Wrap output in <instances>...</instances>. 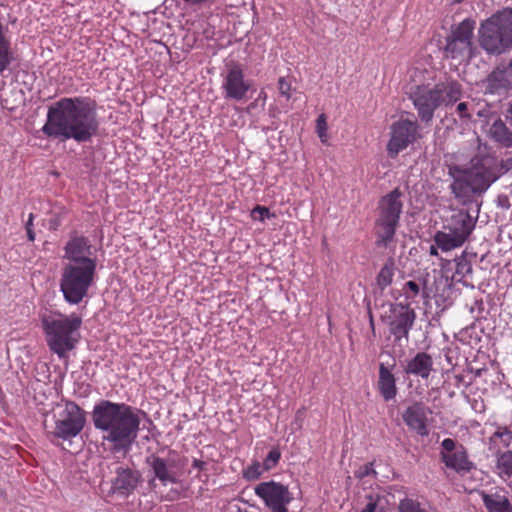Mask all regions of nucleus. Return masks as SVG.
<instances>
[{
  "instance_id": "1",
  "label": "nucleus",
  "mask_w": 512,
  "mask_h": 512,
  "mask_svg": "<svg viewBox=\"0 0 512 512\" xmlns=\"http://www.w3.org/2000/svg\"><path fill=\"white\" fill-rule=\"evenodd\" d=\"M97 104L89 97H64L49 107L44 134L55 139L88 142L97 135Z\"/></svg>"
},
{
  "instance_id": "2",
  "label": "nucleus",
  "mask_w": 512,
  "mask_h": 512,
  "mask_svg": "<svg viewBox=\"0 0 512 512\" xmlns=\"http://www.w3.org/2000/svg\"><path fill=\"white\" fill-rule=\"evenodd\" d=\"M91 415L94 427L102 431L103 440L111 444L110 450L124 456L128 454L140 429L137 410L125 403L101 400Z\"/></svg>"
},
{
  "instance_id": "3",
  "label": "nucleus",
  "mask_w": 512,
  "mask_h": 512,
  "mask_svg": "<svg viewBox=\"0 0 512 512\" xmlns=\"http://www.w3.org/2000/svg\"><path fill=\"white\" fill-rule=\"evenodd\" d=\"M462 92V85L457 80L449 79L433 87L417 85L411 89L409 98L418 112L419 119L425 124H430L435 110L441 105H453L461 98Z\"/></svg>"
},
{
  "instance_id": "4",
  "label": "nucleus",
  "mask_w": 512,
  "mask_h": 512,
  "mask_svg": "<svg viewBox=\"0 0 512 512\" xmlns=\"http://www.w3.org/2000/svg\"><path fill=\"white\" fill-rule=\"evenodd\" d=\"M40 321L50 351L59 358H65L79 340L81 317L74 313L67 316L59 312H50L42 314Z\"/></svg>"
},
{
  "instance_id": "5",
  "label": "nucleus",
  "mask_w": 512,
  "mask_h": 512,
  "mask_svg": "<svg viewBox=\"0 0 512 512\" xmlns=\"http://www.w3.org/2000/svg\"><path fill=\"white\" fill-rule=\"evenodd\" d=\"M467 208L453 209V214L446 219L444 231L434 235L435 244L443 251L462 246L473 232L479 218L481 203L466 205Z\"/></svg>"
},
{
  "instance_id": "6",
  "label": "nucleus",
  "mask_w": 512,
  "mask_h": 512,
  "mask_svg": "<svg viewBox=\"0 0 512 512\" xmlns=\"http://www.w3.org/2000/svg\"><path fill=\"white\" fill-rule=\"evenodd\" d=\"M479 44L488 53L500 55L512 49V9H506L482 22Z\"/></svg>"
},
{
  "instance_id": "7",
  "label": "nucleus",
  "mask_w": 512,
  "mask_h": 512,
  "mask_svg": "<svg viewBox=\"0 0 512 512\" xmlns=\"http://www.w3.org/2000/svg\"><path fill=\"white\" fill-rule=\"evenodd\" d=\"M501 176V167L495 157L490 155H476L470 161L467 174V191L461 204L473 205L478 202L474 195L484 194L489 187Z\"/></svg>"
},
{
  "instance_id": "8",
  "label": "nucleus",
  "mask_w": 512,
  "mask_h": 512,
  "mask_svg": "<svg viewBox=\"0 0 512 512\" xmlns=\"http://www.w3.org/2000/svg\"><path fill=\"white\" fill-rule=\"evenodd\" d=\"M97 266L63 265L60 291L69 304H79L94 283Z\"/></svg>"
},
{
  "instance_id": "9",
  "label": "nucleus",
  "mask_w": 512,
  "mask_h": 512,
  "mask_svg": "<svg viewBox=\"0 0 512 512\" xmlns=\"http://www.w3.org/2000/svg\"><path fill=\"white\" fill-rule=\"evenodd\" d=\"M388 325L395 343H400L403 339L408 342L409 332L414 326L416 312L410 307V303H389V314L381 317Z\"/></svg>"
},
{
  "instance_id": "10",
  "label": "nucleus",
  "mask_w": 512,
  "mask_h": 512,
  "mask_svg": "<svg viewBox=\"0 0 512 512\" xmlns=\"http://www.w3.org/2000/svg\"><path fill=\"white\" fill-rule=\"evenodd\" d=\"M86 417L84 410L75 402L68 401L62 419L55 421V428L49 435L63 440L77 436L84 428Z\"/></svg>"
},
{
  "instance_id": "11",
  "label": "nucleus",
  "mask_w": 512,
  "mask_h": 512,
  "mask_svg": "<svg viewBox=\"0 0 512 512\" xmlns=\"http://www.w3.org/2000/svg\"><path fill=\"white\" fill-rule=\"evenodd\" d=\"M254 492L264 501L270 512H288L287 506L293 500L288 486L274 480L260 482L255 486Z\"/></svg>"
},
{
  "instance_id": "12",
  "label": "nucleus",
  "mask_w": 512,
  "mask_h": 512,
  "mask_svg": "<svg viewBox=\"0 0 512 512\" xmlns=\"http://www.w3.org/2000/svg\"><path fill=\"white\" fill-rule=\"evenodd\" d=\"M418 123L416 120L400 119L391 125V138L387 144L389 157L396 158L409 144L417 139Z\"/></svg>"
},
{
  "instance_id": "13",
  "label": "nucleus",
  "mask_w": 512,
  "mask_h": 512,
  "mask_svg": "<svg viewBox=\"0 0 512 512\" xmlns=\"http://www.w3.org/2000/svg\"><path fill=\"white\" fill-rule=\"evenodd\" d=\"M221 88L226 100L239 102L247 99V94L251 90V82L245 80L242 67L233 63L227 66Z\"/></svg>"
},
{
  "instance_id": "14",
  "label": "nucleus",
  "mask_w": 512,
  "mask_h": 512,
  "mask_svg": "<svg viewBox=\"0 0 512 512\" xmlns=\"http://www.w3.org/2000/svg\"><path fill=\"white\" fill-rule=\"evenodd\" d=\"M145 463L151 478L148 480V486L151 490L157 486L158 480L163 486L169 484H177L180 482L179 474L175 470V462L173 460L164 459L158 455L151 454L146 457Z\"/></svg>"
},
{
  "instance_id": "15",
  "label": "nucleus",
  "mask_w": 512,
  "mask_h": 512,
  "mask_svg": "<svg viewBox=\"0 0 512 512\" xmlns=\"http://www.w3.org/2000/svg\"><path fill=\"white\" fill-rule=\"evenodd\" d=\"M63 258L67 260L63 265L97 266L96 258L92 255V245L87 237L74 236L64 247Z\"/></svg>"
},
{
  "instance_id": "16",
  "label": "nucleus",
  "mask_w": 512,
  "mask_h": 512,
  "mask_svg": "<svg viewBox=\"0 0 512 512\" xmlns=\"http://www.w3.org/2000/svg\"><path fill=\"white\" fill-rule=\"evenodd\" d=\"M142 482L143 478L139 470L129 466H118L115 469V477L111 481L109 493L127 498Z\"/></svg>"
},
{
  "instance_id": "17",
  "label": "nucleus",
  "mask_w": 512,
  "mask_h": 512,
  "mask_svg": "<svg viewBox=\"0 0 512 512\" xmlns=\"http://www.w3.org/2000/svg\"><path fill=\"white\" fill-rule=\"evenodd\" d=\"M430 409L424 403L416 401L402 414L403 421L409 429L415 431L420 436H428L427 413Z\"/></svg>"
},
{
  "instance_id": "18",
  "label": "nucleus",
  "mask_w": 512,
  "mask_h": 512,
  "mask_svg": "<svg viewBox=\"0 0 512 512\" xmlns=\"http://www.w3.org/2000/svg\"><path fill=\"white\" fill-rule=\"evenodd\" d=\"M403 371L408 376H414L426 381L431 373L435 371L433 357L424 351L417 352L406 361Z\"/></svg>"
},
{
  "instance_id": "19",
  "label": "nucleus",
  "mask_w": 512,
  "mask_h": 512,
  "mask_svg": "<svg viewBox=\"0 0 512 512\" xmlns=\"http://www.w3.org/2000/svg\"><path fill=\"white\" fill-rule=\"evenodd\" d=\"M403 193L399 188L393 189L384 195L379 201L380 215L378 220H388L399 222L403 203L401 201Z\"/></svg>"
},
{
  "instance_id": "20",
  "label": "nucleus",
  "mask_w": 512,
  "mask_h": 512,
  "mask_svg": "<svg viewBox=\"0 0 512 512\" xmlns=\"http://www.w3.org/2000/svg\"><path fill=\"white\" fill-rule=\"evenodd\" d=\"M442 462L447 468L453 469L460 475L471 472L475 469V465L468 458V453L463 445H459L458 449L452 453H440Z\"/></svg>"
},
{
  "instance_id": "21",
  "label": "nucleus",
  "mask_w": 512,
  "mask_h": 512,
  "mask_svg": "<svg viewBox=\"0 0 512 512\" xmlns=\"http://www.w3.org/2000/svg\"><path fill=\"white\" fill-rule=\"evenodd\" d=\"M377 388L385 401H390L397 395L396 378L384 363L379 365Z\"/></svg>"
},
{
  "instance_id": "22",
  "label": "nucleus",
  "mask_w": 512,
  "mask_h": 512,
  "mask_svg": "<svg viewBox=\"0 0 512 512\" xmlns=\"http://www.w3.org/2000/svg\"><path fill=\"white\" fill-rule=\"evenodd\" d=\"M484 507L487 512H512V504L504 491L487 493L480 492Z\"/></svg>"
},
{
  "instance_id": "23",
  "label": "nucleus",
  "mask_w": 512,
  "mask_h": 512,
  "mask_svg": "<svg viewBox=\"0 0 512 512\" xmlns=\"http://www.w3.org/2000/svg\"><path fill=\"white\" fill-rule=\"evenodd\" d=\"M467 174L468 167L463 168L456 164L448 166V175L453 179L452 183L450 184V190L455 199H457L460 203L468 187Z\"/></svg>"
},
{
  "instance_id": "24",
  "label": "nucleus",
  "mask_w": 512,
  "mask_h": 512,
  "mask_svg": "<svg viewBox=\"0 0 512 512\" xmlns=\"http://www.w3.org/2000/svg\"><path fill=\"white\" fill-rule=\"evenodd\" d=\"M444 57L462 64L473 57V46L446 38Z\"/></svg>"
},
{
  "instance_id": "25",
  "label": "nucleus",
  "mask_w": 512,
  "mask_h": 512,
  "mask_svg": "<svg viewBox=\"0 0 512 512\" xmlns=\"http://www.w3.org/2000/svg\"><path fill=\"white\" fill-rule=\"evenodd\" d=\"M476 26V21L471 18H466L458 25L451 26L450 34L447 35L446 38L461 41L462 43L472 45L473 46V36L474 29Z\"/></svg>"
},
{
  "instance_id": "26",
  "label": "nucleus",
  "mask_w": 512,
  "mask_h": 512,
  "mask_svg": "<svg viewBox=\"0 0 512 512\" xmlns=\"http://www.w3.org/2000/svg\"><path fill=\"white\" fill-rule=\"evenodd\" d=\"M489 134L491 138L501 146L506 148L512 147V131L500 118L495 120L491 125Z\"/></svg>"
},
{
  "instance_id": "27",
  "label": "nucleus",
  "mask_w": 512,
  "mask_h": 512,
  "mask_svg": "<svg viewBox=\"0 0 512 512\" xmlns=\"http://www.w3.org/2000/svg\"><path fill=\"white\" fill-rule=\"evenodd\" d=\"M376 224L379 227V230L377 231L376 245L378 247H387L394 238L399 222L377 219Z\"/></svg>"
},
{
  "instance_id": "28",
  "label": "nucleus",
  "mask_w": 512,
  "mask_h": 512,
  "mask_svg": "<svg viewBox=\"0 0 512 512\" xmlns=\"http://www.w3.org/2000/svg\"><path fill=\"white\" fill-rule=\"evenodd\" d=\"M395 272V262L393 258H388L376 276V284L381 292L392 284Z\"/></svg>"
},
{
  "instance_id": "29",
  "label": "nucleus",
  "mask_w": 512,
  "mask_h": 512,
  "mask_svg": "<svg viewBox=\"0 0 512 512\" xmlns=\"http://www.w3.org/2000/svg\"><path fill=\"white\" fill-rule=\"evenodd\" d=\"M12 61L13 55L10 51V43L5 38L2 30V24L0 23V73H3Z\"/></svg>"
},
{
  "instance_id": "30",
  "label": "nucleus",
  "mask_w": 512,
  "mask_h": 512,
  "mask_svg": "<svg viewBox=\"0 0 512 512\" xmlns=\"http://www.w3.org/2000/svg\"><path fill=\"white\" fill-rule=\"evenodd\" d=\"M497 468L502 474H505L508 477L512 476V451L499 453L497 457Z\"/></svg>"
},
{
  "instance_id": "31",
  "label": "nucleus",
  "mask_w": 512,
  "mask_h": 512,
  "mask_svg": "<svg viewBox=\"0 0 512 512\" xmlns=\"http://www.w3.org/2000/svg\"><path fill=\"white\" fill-rule=\"evenodd\" d=\"M263 465L258 461H253L251 465L243 470V478L247 481L258 480L264 472Z\"/></svg>"
},
{
  "instance_id": "32",
  "label": "nucleus",
  "mask_w": 512,
  "mask_h": 512,
  "mask_svg": "<svg viewBox=\"0 0 512 512\" xmlns=\"http://www.w3.org/2000/svg\"><path fill=\"white\" fill-rule=\"evenodd\" d=\"M398 512H427L421 504L411 498H404L399 502Z\"/></svg>"
},
{
  "instance_id": "33",
  "label": "nucleus",
  "mask_w": 512,
  "mask_h": 512,
  "mask_svg": "<svg viewBox=\"0 0 512 512\" xmlns=\"http://www.w3.org/2000/svg\"><path fill=\"white\" fill-rule=\"evenodd\" d=\"M456 267L455 274L461 277H465L472 273V265L471 262L467 259V257L462 254L460 257L455 259Z\"/></svg>"
},
{
  "instance_id": "34",
  "label": "nucleus",
  "mask_w": 512,
  "mask_h": 512,
  "mask_svg": "<svg viewBox=\"0 0 512 512\" xmlns=\"http://www.w3.org/2000/svg\"><path fill=\"white\" fill-rule=\"evenodd\" d=\"M281 458V452L278 447L272 448L267 456L265 457L262 465L264 470L269 471L273 469L279 462Z\"/></svg>"
},
{
  "instance_id": "35",
  "label": "nucleus",
  "mask_w": 512,
  "mask_h": 512,
  "mask_svg": "<svg viewBox=\"0 0 512 512\" xmlns=\"http://www.w3.org/2000/svg\"><path fill=\"white\" fill-rule=\"evenodd\" d=\"M403 291H404L406 299L414 300V298L420 292V286L417 282L410 280L405 283V285L403 287Z\"/></svg>"
},
{
  "instance_id": "36",
  "label": "nucleus",
  "mask_w": 512,
  "mask_h": 512,
  "mask_svg": "<svg viewBox=\"0 0 512 512\" xmlns=\"http://www.w3.org/2000/svg\"><path fill=\"white\" fill-rule=\"evenodd\" d=\"M271 216H274V214H271L269 209L265 206L257 205L251 211V217L254 220L264 221L266 218H270Z\"/></svg>"
},
{
  "instance_id": "37",
  "label": "nucleus",
  "mask_w": 512,
  "mask_h": 512,
  "mask_svg": "<svg viewBox=\"0 0 512 512\" xmlns=\"http://www.w3.org/2000/svg\"><path fill=\"white\" fill-rule=\"evenodd\" d=\"M278 90L281 96H284L286 99H290L291 82L287 80L285 77H280L278 79Z\"/></svg>"
},
{
  "instance_id": "38",
  "label": "nucleus",
  "mask_w": 512,
  "mask_h": 512,
  "mask_svg": "<svg viewBox=\"0 0 512 512\" xmlns=\"http://www.w3.org/2000/svg\"><path fill=\"white\" fill-rule=\"evenodd\" d=\"M316 131L321 141L324 142L327 132V122L324 114L319 115L316 120Z\"/></svg>"
},
{
  "instance_id": "39",
  "label": "nucleus",
  "mask_w": 512,
  "mask_h": 512,
  "mask_svg": "<svg viewBox=\"0 0 512 512\" xmlns=\"http://www.w3.org/2000/svg\"><path fill=\"white\" fill-rule=\"evenodd\" d=\"M371 474H376L375 470L373 469V463H367L363 466H360L359 469L355 472V476L359 479H362Z\"/></svg>"
},
{
  "instance_id": "40",
  "label": "nucleus",
  "mask_w": 512,
  "mask_h": 512,
  "mask_svg": "<svg viewBox=\"0 0 512 512\" xmlns=\"http://www.w3.org/2000/svg\"><path fill=\"white\" fill-rule=\"evenodd\" d=\"M509 433L508 427L499 426L498 429L490 436V442L495 441L496 439H501L503 445L505 446V439Z\"/></svg>"
},
{
  "instance_id": "41",
  "label": "nucleus",
  "mask_w": 512,
  "mask_h": 512,
  "mask_svg": "<svg viewBox=\"0 0 512 512\" xmlns=\"http://www.w3.org/2000/svg\"><path fill=\"white\" fill-rule=\"evenodd\" d=\"M441 447L444 450L443 452L445 453H452L456 451V449H458L455 440L451 438H445L441 443Z\"/></svg>"
},
{
  "instance_id": "42",
  "label": "nucleus",
  "mask_w": 512,
  "mask_h": 512,
  "mask_svg": "<svg viewBox=\"0 0 512 512\" xmlns=\"http://www.w3.org/2000/svg\"><path fill=\"white\" fill-rule=\"evenodd\" d=\"M457 113L459 114L461 119L470 120L471 115L468 113V104L465 102H461L457 105L456 108Z\"/></svg>"
},
{
  "instance_id": "43",
  "label": "nucleus",
  "mask_w": 512,
  "mask_h": 512,
  "mask_svg": "<svg viewBox=\"0 0 512 512\" xmlns=\"http://www.w3.org/2000/svg\"><path fill=\"white\" fill-rule=\"evenodd\" d=\"M33 214L31 213L29 215V219L28 221L26 222V225H25V228H26V231H27V237H28V240L29 241H34L35 240V233L32 229V226H33Z\"/></svg>"
},
{
  "instance_id": "44",
  "label": "nucleus",
  "mask_w": 512,
  "mask_h": 512,
  "mask_svg": "<svg viewBox=\"0 0 512 512\" xmlns=\"http://www.w3.org/2000/svg\"><path fill=\"white\" fill-rule=\"evenodd\" d=\"M377 503L370 497V501L366 504L361 512H378Z\"/></svg>"
},
{
  "instance_id": "45",
  "label": "nucleus",
  "mask_w": 512,
  "mask_h": 512,
  "mask_svg": "<svg viewBox=\"0 0 512 512\" xmlns=\"http://www.w3.org/2000/svg\"><path fill=\"white\" fill-rule=\"evenodd\" d=\"M367 314H368V318H369V325H370L371 331L375 335L374 317H373V313L371 311L370 303L369 302L367 304Z\"/></svg>"
},
{
  "instance_id": "46",
  "label": "nucleus",
  "mask_w": 512,
  "mask_h": 512,
  "mask_svg": "<svg viewBox=\"0 0 512 512\" xmlns=\"http://www.w3.org/2000/svg\"><path fill=\"white\" fill-rule=\"evenodd\" d=\"M506 120L510 123L512 126V100L509 102L508 108L506 110Z\"/></svg>"
},
{
  "instance_id": "47",
  "label": "nucleus",
  "mask_w": 512,
  "mask_h": 512,
  "mask_svg": "<svg viewBox=\"0 0 512 512\" xmlns=\"http://www.w3.org/2000/svg\"><path fill=\"white\" fill-rule=\"evenodd\" d=\"M205 465H206V463L204 461H202V460H199V459H194L193 462H192V467L198 468L200 470H203Z\"/></svg>"
},
{
  "instance_id": "48",
  "label": "nucleus",
  "mask_w": 512,
  "mask_h": 512,
  "mask_svg": "<svg viewBox=\"0 0 512 512\" xmlns=\"http://www.w3.org/2000/svg\"><path fill=\"white\" fill-rule=\"evenodd\" d=\"M180 496V493L177 490H171V492L165 497L166 500H174Z\"/></svg>"
},
{
  "instance_id": "49",
  "label": "nucleus",
  "mask_w": 512,
  "mask_h": 512,
  "mask_svg": "<svg viewBox=\"0 0 512 512\" xmlns=\"http://www.w3.org/2000/svg\"><path fill=\"white\" fill-rule=\"evenodd\" d=\"M511 442H512V429H509V433L507 435V438L505 439V447H509Z\"/></svg>"
},
{
  "instance_id": "50",
  "label": "nucleus",
  "mask_w": 512,
  "mask_h": 512,
  "mask_svg": "<svg viewBox=\"0 0 512 512\" xmlns=\"http://www.w3.org/2000/svg\"><path fill=\"white\" fill-rule=\"evenodd\" d=\"M437 248H439L437 245L436 246H430V255H433V256H437L438 255V250Z\"/></svg>"
},
{
  "instance_id": "51",
  "label": "nucleus",
  "mask_w": 512,
  "mask_h": 512,
  "mask_svg": "<svg viewBox=\"0 0 512 512\" xmlns=\"http://www.w3.org/2000/svg\"><path fill=\"white\" fill-rule=\"evenodd\" d=\"M50 224H51V227H52L53 229H56V228H57V226L59 225V220H58V218L52 219V220L50 221Z\"/></svg>"
},
{
  "instance_id": "52",
  "label": "nucleus",
  "mask_w": 512,
  "mask_h": 512,
  "mask_svg": "<svg viewBox=\"0 0 512 512\" xmlns=\"http://www.w3.org/2000/svg\"><path fill=\"white\" fill-rule=\"evenodd\" d=\"M263 95H264V98H266V95L264 93H262V92L259 94V97L263 98Z\"/></svg>"
},
{
  "instance_id": "53",
  "label": "nucleus",
  "mask_w": 512,
  "mask_h": 512,
  "mask_svg": "<svg viewBox=\"0 0 512 512\" xmlns=\"http://www.w3.org/2000/svg\"><path fill=\"white\" fill-rule=\"evenodd\" d=\"M263 95H264V98H266V95L264 93H262V92L259 94V97L263 98Z\"/></svg>"
},
{
  "instance_id": "54",
  "label": "nucleus",
  "mask_w": 512,
  "mask_h": 512,
  "mask_svg": "<svg viewBox=\"0 0 512 512\" xmlns=\"http://www.w3.org/2000/svg\"><path fill=\"white\" fill-rule=\"evenodd\" d=\"M464 0H454V3H461L463 2Z\"/></svg>"
},
{
  "instance_id": "55",
  "label": "nucleus",
  "mask_w": 512,
  "mask_h": 512,
  "mask_svg": "<svg viewBox=\"0 0 512 512\" xmlns=\"http://www.w3.org/2000/svg\"><path fill=\"white\" fill-rule=\"evenodd\" d=\"M378 512H385V511H384L383 509H379V511H378Z\"/></svg>"
}]
</instances>
